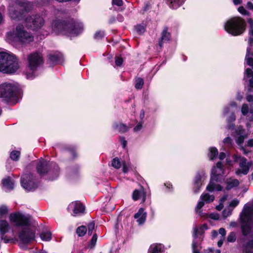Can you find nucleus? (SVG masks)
Instances as JSON below:
<instances>
[{"label":"nucleus","instance_id":"f257e3e1","mask_svg":"<svg viewBox=\"0 0 253 253\" xmlns=\"http://www.w3.org/2000/svg\"><path fill=\"white\" fill-rule=\"evenodd\" d=\"M10 221L17 230L20 241L24 244H28L35 237V233L30 228V218L20 213H12L9 216Z\"/></svg>","mask_w":253,"mask_h":253},{"label":"nucleus","instance_id":"f03ea898","mask_svg":"<svg viewBox=\"0 0 253 253\" xmlns=\"http://www.w3.org/2000/svg\"><path fill=\"white\" fill-rule=\"evenodd\" d=\"M52 30L57 34H62L69 37H75L84 30L82 23L73 19L61 21L56 20L52 24Z\"/></svg>","mask_w":253,"mask_h":253},{"label":"nucleus","instance_id":"7ed1b4c3","mask_svg":"<svg viewBox=\"0 0 253 253\" xmlns=\"http://www.w3.org/2000/svg\"><path fill=\"white\" fill-rule=\"evenodd\" d=\"M33 40V36L27 32L23 25L21 24L17 25L13 31L8 32L6 35V42L12 45L29 43Z\"/></svg>","mask_w":253,"mask_h":253},{"label":"nucleus","instance_id":"20e7f679","mask_svg":"<svg viewBox=\"0 0 253 253\" xmlns=\"http://www.w3.org/2000/svg\"><path fill=\"white\" fill-rule=\"evenodd\" d=\"M19 68L16 57L9 51H0V72L13 74Z\"/></svg>","mask_w":253,"mask_h":253},{"label":"nucleus","instance_id":"39448f33","mask_svg":"<svg viewBox=\"0 0 253 253\" xmlns=\"http://www.w3.org/2000/svg\"><path fill=\"white\" fill-rule=\"evenodd\" d=\"M224 174L223 165L221 162H219L211 169V181L207 186L206 189L210 192L221 191L222 189L221 186L216 184V182L221 181Z\"/></svg>","mask_w":253,"mask_h":253},{"label":"nucleus","instance_id":"423d86ee","mask_svg":"<svg viewBox=\"0 0 253 253\" xmlns=\"http://www.w3.org/2000/svg\"><path fill=\"white\" fill-rule=\"evenodd\" d=\"M33 6V4L27 0L21 1L17 0L14 5L9 6V15L13 19L19 20L22 17L24 11H29L32 9Z\"/></svg>","mask_w":253,"mask_h":253},{"label":"nucleus","instance_id":"0eeeda50","mask_svg":"<svg viewBox=\"0 0 253 253\" xmlns=\"http://www.w3.org/2000/svg\"><path fill=\"white\" fill-rule=\"evenodd\" d=\"M245 21L240 17H234L227 21L224 25V29L229 34L233 36H238L245 30Z\"/></svg>","mask_w":253,"mask_h":253},{"label":"nucleus","instance_id":"6e6552de","mask_svg":"<svg viewBox=\"0 0 253 253\" xmlns=\"http://www.w3.org/2000/svg\"><path fill=\"white\" fill-rule=\"evenodd\" d=\"M28 62L29 69L25 73L26 78H33L36 77V70L43 63L42 54L38 52L31 53L28 56Z\"/></svg>","mask_w":253,"mask_h":253},{"label":"nucleus","instance_id":"1a4fd4ad","mask_svg":"<svg viewBox=\"0 0 253 253\" xmlns=\"http://www.w3.org/2000/svg\"><path fill=\"white\" fill-rule=\"evenodd\" d=\"M37 170L38 173L43 176L45 174L54 173V177L51 178L52 180L56 178L58 175L59 168L56 163L54 162H48L45 160L41 159L36 162Z\"/></svg>","mask_w":253,"mask_h":253},{"label":"nucleus","instance_id":"9d476101","mask_svg":"<svg viewBox=\"0 0 253 253\" xmlns=\"http://www.w3.org/2000/svg\"><path fill=\"white\" fill-rule=\"evenodd\" d=\"M25 22L28 28L37 31L44 25V20L40 15L36 14L28 16L25 20Z\"/></svg>","mask_w":253,"mask_h":253},{"label":"nucleus","instance_id":"9b49d317","mask_svg":"<svg viewBox=\"0 0 253 253\" xmlns=\"http://www.w3.org/2000/svg\"><path fill=\"white\" fill-rule=\"evenodd\" d=\"M249 47L247 49V53L245 59L248 65L252 67V68H247L245 72L246 77L249 79H253V58L250 56L253 54V38L249 39Z\"/></svg>","mask_w":253,"mask_h":253},{"label":"nucleus","instance_id":"f8f14e48","mask_svg":"<svg viewBox=\"0 0 253 253\" xmlns=\"http://www.w3.org/2000/svg\"><path fill=\"white\" fill-rule=\"evenodd\" d=\"M214 200V196L213 195H210L209 193H203L200 196V201L198 202L195 208L196 213L198 214L202 217H207L208 216L207 214L202 212L201 209L205 204L211 203L213 202Z\"/></svg>","mask_w":253,"mask_h":253},{"label":"nucleus","instance_id":"ddd939ff","mask_svg":"<svg viewBox=\"0 0 253 253\" xmlns=\"http://www.w3.org/2000/svg\"><path fill=\"white\" fill-rule=\"evenodd\" d=\"M237 108L236 103L234 102H231L229 105L225 107L223 114L224 115L229 114L227 118V121L228 124V128L230 129L234 128L235 126L232 122L236 120V116L234 114L235 109Z\"/></svg>","mask_w":253,"mask_h":253},{"label":"nucleus","instance_id":"4468645a","mask_svg":"<svg viewBox=\"0 0 253 253\" xmlns=\"http://www.w3.org/2000/svg\"><path fill=\"white\" fill-rule=\"evenodd\" d=\"M10 229V226L8 222L4 219H0V236L2 240H3L4 243H14L17 240L15 238H8L5 236V234L8 233Z\"/></svg>","mask_w":253,"mask_h":253},{"label":"nucleus","instance_id":"2eb2a0df","mask_svg":"<svg viewBox=\"0 0 253 253\" xmlns=\"http://www.w3.org/2000/svg\"><path fill=\"white\" fill-rule=\"evenodd\" d=\"M22 186L27 191L34 190L37 185L34 182L33 176L31 174H26L21 179Z\"/></svg>","mask_w":253,"mask_h":253},{"label":"nucleus","instance_id":"dca6fc26","mask_svg":"<svg viewBox=\"0 0 253 253\" xmlns=\"http://www.w3.org/2000/svg\"><path fill=\"white\" fill-rule=\"evenodd\" d=\"M233 158L235 162L239 163V166L241 168V169H238L236 171V173L238 175L241 173L247 174L249 170V166L247 163L246 159L237 155H234Z\"/></svg>","mask_w":253,"mask_h":253},{"label":"nucleus","instance_id":"f3484780","mask_svg":"<svg viewBox=\"0 0 253 253\" xmlns=\"http://www.w3.org/2000/svg\"><path fill=\"white\" fill-rule=\"evenodd\" d=\"M199 231V233L203 232L202 227H200V229H198L196 227L193 228V236L194 238L192 243V250L193 253H200L199 250L201 249L200 244L202 240L199 238L198 239V233Z\"/></svg>","mask_w":253,"mask_h":253},{"label":"nucleus","instance_id":"a211bd4d","mask_svg":"<svg viewBox=\"0 0 253 253\" xmlns=\"http://www.w3.org/2000/svg\"><path fill=\"white\" fill-rule=\"evenodd\" d=\"M68 210L69 211L73 212L72 213L73 215L76 216L83 213L85 210V207L80 202L77 201L70 204Z\"/></svg>","mask_w":253,"mask_h":253},{"label":"nucleus","instance_id":"6ab92c4d","mask_svg":"<svg viewBox=\"0 0 253 253\" xmlns=\"http://www.w3.org/2000/svg\"><path fill=\"white\" fill-rule=\"evenodd\" d=\"M239 242L243 253H253V239L243 237Z\"/></svg>","mask_w":253,"mask_h":253},{"label":"nucleus","instance_id":"aec40b11","mask_svg":"<svg viewBox=\"0 0 253 253\" xmlns=\"http://www.w3.org/2000/svg\"><path fill=\"white\" fill-rule=\"evenodd\" d=\"M205 178L206 175L204 171L198 172L196 173L193 180V191L195 193L199 192Z\"/></svg>","mask_w":253,"mask_h":253},{"label":"nucleus","instance_id":"412c9836","mask_svg":"<svg viewBox=\"0 0 253 253\" xmlns=\"http://www.w3.org/2000/svg\"><path fill=\"white\" fill-rule=\"evenodd\" d=\"M132 198L134 201L141 199V202L144 203L146 200V192L144 189L141 187L140 190H134L132 194Z\"/></svg>","mask_w":253,"mask_h":253},{"label":"nucleus","instance_id":"4be33fe9","mask_svg":"<svg viewBox=\"0 0 253 253\" xmlns=\"http://www.w3.org/2000/svg\"><path fill=\"white\" fill-rule=\"evenodd\" d=\"M63 60V55L60 53H54L48 55V61L51 65L61 63Z\"/></svg>","mask_w":253,"mask_h":253},{"label":"nucleus","instance_id":"5701e85b","mask_svg":"<svg viewBox=\"0 0 253 253\" xmlns=\"http://www.w3.org/2000/svg\"><path fill=\"white\" fill-rule=\"evenodd\" d=\"M171 36L169 32H168V27H165L161 33V37L159 41V45L161 47L163 43L169 42L170 40Z\"/></svg>","mask_w":253,"mask_h":253},{"label":"nucleus","instance_id":"b1692460","mask_svg":"<svg viewBox=\"0 0 253 253\" xmlns=\"http://www.w3.org/2000/svg\"><path fill=\"white\" fill-rule=\"evenodd\" d=\"M147 216L146 212L144 211L143 208H140L134 216L135 219H137V222L139 225L143 224L146 221Z\"/></svg>","mask_w":253,"mask_h":253},{"label":"nucleus","instance_id":"393cba45","mask_svg":"<svg viewBox=\"0 0 253 253\" xmlns=\"http://www.w3.org/2000/svg\"><path fill=\"white\" fill-rule=\"evenodd\" d=\"M249 111L248 105L244 104L241 108V112L244 116H246L247 119L249 121L253 122V106H251Z\"/></svg>","mask_w":253,"mask_h":253},{"label":"nucleus","instance_id":"a878e982","mask_svg":"<svg viewBox=\"0 0 253 253\" xmlns=\"http://www.w3.org/2000/svg\"><path fill=\"white\" fill-rule=\"evenodd\" d=\"M2 183L6 191H10L14 188V182L9 176L4 178L2 181Z\"/></svg>","mask_w":253,"mask_h":253},{"label":"nucleus","instance_id":"bb28decb","mask_svg":"<svg viewBox=\"0 0 253 253\" xmlns=\"http://www.w3.org/2000/svg\"><path fill=\"white\" fill-rule=\"evenodd\" d=\"M237 135H238L237 142L239 144H241L243 143L244 139L247 137L246 133L245 130L242 127H239L236 131Z\"/></svg>","mask_w":253,"mask_h":253},{"label":"nucleus","instance_id":"cd10ccee","mask_svg":"<svg viewBox=\"0 0 253 253\" xmlns=\"http://www.w3.org/2000/svg\"><path fill=\"white\" fill-rule=\"evenodd\" d=\"M114 129L121 133H125L128 131L129 127L122 123H115L113 126Z\"/></svg>","mask_w":253,"mask_h":253},{"label":"nucleus","instance_id":"c85d7f7f","mask_svg":"<svg viewBox=\"0 0 253 253\" xmlns=\"http://www.w3.org/2000/svg\"><path fill=\"white\" fill-rule=\"evenodd\" d=\"M163 246L161 244L152 245L149 249V253H162Z\"/></svg>","mask_w":253,"mask_h":253},{"label":"nucleus","instance_id":"c756f323","mask_svg":"<svg viewBox=\"0 0 253 253\" xmlns=\"http://www.w3.org/2000/svg\"><path fill=\"white\" fill-rule=\"evenodd\" d=\"M185 1V0H168L167 3L170 8L172 9H176Z\"/></svg>","mask_w":253,"mask_h":253},{"label":"nucleus","instance_id":"7c9ffc66","mask_svg":"<svg viewBox=\"0 0 253 253\" xmlns=\"http://www.w3.org/2000/svg\"><path fill=\"white\" fill-rule=\"evenodd\" d=\"M227 190H230L234 187L237 186L239 184L238 180L236 179L229 178L226 181Z\"/></svg>","mask_w":253,"mask_h":253},{"label":"nucleus","instance_id":"2f4dec72","mask_svg":"<svg viewBox=\"0 0 253 253\" xmlns=\"http://www.w3.org/2000/svg\"><path fill=\"white\" fill-rule=\"evenodd\" d=\"M40 237L42 240L48 241L51 239V234L49 231L42 232L40 234Z\"/></svg>","mask_w":253,"mask_h":253},{"label":"nucleus","instance_id":"473e14b6","mask_svg":"<svg viewBox=\"0 0 253 253\" xmlns=\"http://www.w3.org/2000/svg\"><path fill=\"white\" fill-rule=\"evenodd\" d=\"M209 151L208 156L211 160H213L217 155V149L215 147H211L209 149Z\"/></svg>","mask_w":253,"mask_h":253},{"label":"nucleus","instance_id":"72a5a7b5","mask_svg":"<svg viewBox=\"0 0 253 253\" xmlns=\"http://www.w3.org/2000/svg\"><path fill=\"white\" fill-rule=\"evenodd\" d=\"M237 239L236 233L235 232H231L227 236V241L229 243H234Z\"/></svg>","mask_w":253,"mask_h":253},{"label":"nucleus","instance_id":"f704fd0d","mask_svg":"<svg viewBox=\"0 0 253 253\" xmlns=\"http://www.w3.org/2000/svg\"><path fill=\"white\" fill-rule=\"evenodd\" d=\"M87 231V229L85 226H81L79 227L76 231V232L79 236H83L85 235Z\"/></svg>","mask_w":253,"mask_h":253},{"label":"nucleus","instance_id":"c9c22d12","mask_svg":"<svg viewBox=\"0 0 253 253\" xmlns=\"http://www.w3.org/2000/svg\"><path fill=\"white\" fill-rule=\"evenodd\" d=\"M122 163L121 162L118 158L116 157L113 159L112 161V166L115 169H119L121 168Z\"/></svg>","mask_w":253,"mask_h":253},{"label":"nucleus","instance_id":"e433bc0d","mask_svg":"<svg viewBox=\"0 0 253 253\" xmlns=\"http://www.w3.org/2000/svg\"><path fill=\"white\" fill-rule=\"evenodd\" d=\"M20 156V152L19 151H13L10 154V158L13 161H18Z\"/></svg>","mask_w":253,"mask_h":253},{"label":"nucleus","instance_id":"4c0bfd02","mask_svg":"<svg viewBox=\"0 0 253 253\" xmlns=\"http://www.w3.org/2000/svg\"><path fill=\"white\" fill-rule=\"evenodd\" d=\"M8 213L7 207L5 206H1L0 207V219H1Z\"/></svg>","mask_w":253,"mask_h":253},{"label":"nucleus","instance_id":"58836bf2","mask_svg":"<svg viewBox=\"0 0 253 253\" xmlns=\"http://www.w3.org/2000/svg\"><path fill=\"white\" fill-rule=\"evenodd\" d=\"M97 240V236L96 234H93V235L89 243L88 247L90 248H93L96 244Z\"/></svg>","mask_w":253,"mask_h":253},{"label":"nucleus","instance_id":"ea45409f","mask_svg":"<svg viewBox=\"0 0 253 253\" xmlns=\"http://www.w3.org/2000/svg\"><path fill=\"white\" fill-rule=\"evenodd\" d=\"M135 29L138 34L143 33L145 31V26L143 24L137 25L135 26Z\"/></svg>","mask_w":253,"mask_h":253},{"label":"nucleus","instance_id":"a19ab883","mask_svg":"<svg viewBox=\"0 0 253 253\" xmlns=\"http://www.w3.org/2000/svg\"><path fill=\"white\" fill-rule=\"evenodd\" d=\"M104 35L105 34L103 31H98L95 33L94 38L96 40H100L103 38Z\"/></svg>","mask_w":253,"mask_h":253},{"label":"nucleus","instance_id":"79ce46f5","mask_svg":"<svg viewBox=\"0 0 253 253\" xmlns=\"http://www.w3.org/2000/svg\"><path fill=\"white\" fill-rule=\"evenodd\" d=\"M88 234L91 235L95 227V223L91 222L88 224Z\"/></svg>","mask_w":253,"mask_h":253},{"label":"nucleus","instance_id":"37998d69","mask_svg":"<svg viewBox=\"0 0 253 253\" xmlns=\"http://www.w3.org/2000/svg\"><path fill=\"white\" fill-rule=\"evenodd\" d=\"M238 11L243 15H249L250 13L248 12L244 6H240L238 9Z\"/></svg>","mask_w":253,"mask_h":253},{"label":"nucleus","instance_id":"c03bdc74","mask_svg":"<svg viewBox=\"0 0 253 253\" xmlns=\"http://www.w3.org/2000/svg\"><path fill=\"white\" fill-rule=\"evenodd\" d=\"M52 0H40L39 5L42 6H47L49 4Z\"/></svg>","mask_w":253,"mask_h":253},{"label":"nucleus","instance_id":"a18cd8bd","mask_svg":"<svg viewBox=\"0 0 253 253\" xmlns=\"http://www.w3.org/2000/svg\"><path fill=\"white\" fill-rule=\"evenodd\" d=\"M232 210L228 209H224L222 212L223 216L224 217H227L231 214Z\"/></svg>","mask_w":253,"mask_h":253},{"label":"nucleus","instance_id":"49530a36","mask_svg":"<svg viewBox=\"0 0 253 253\" xmlns=\"http://www.w3.org/2000/svg\"><path fill=\"white\" fill-rule=\"evenodd\" d=\"M143 84V80H137V82L135 84V87L136 89H139L142 88Z\"/></svg>","mask_w":253,"mask_h":253},{"label":"nucleus","instance_id":"de8ad7c7","mask_svg":"<svg viewBox=\"0 0 253 253\" xmlns=\"http://www.w3.org/2000/svg\"><path fill=\"white\" fill-rule=\"evenodd\" d=\"M143 121H140L138 124L134 127L133 131L134 132H137L141 130L142 127Z\"/></svg>","mask_w":253,"mask_h":253},{"label":"nucleus","instance_id":"09e8293b","mask_svg":"<svg viewBox=\"0 0 253 253\" xmlns=\"http://www.w3.org/2000/svg\"><path fill=\"white\" fill-rule=\"evenodd\" d=\"M123 59L121 56H116L115 58V64L117 66H120L123 63Z\"/></svg>","mask_w":253,"mask_h":253},{"label":"nucleus","instance_id":"8fccbe9b","mask_svg":"<svg viewBox=\"0 0 253 253\" xmlns=\"http://www.w3.org/2000/svg\"><path fill=\"white\" fill-rule=\"evenodd\" d=\"M112 3L114 5L121 6L123 4V1L122 0H112Z\"/></svg>","mask_w":253,"mask_h":253},{"label":"nucleus","instance_id":"3c124183","mask_svg":"<svg viewBox=\"0 0 253 253\" xmlns=\"http://www.w3.org/2000/svg\"><path fill=\"white\" fill-rule=\"evenodd\" d=\"M223 142L225 144L230 145L232 143V139L230 137H227L223 139Z\"/></svg>","mask_w":253,"mask_h":253},{"label":"nucleus","instance_id":"603ef678","mask_svg":"<svg viewBox=\"0 0 253 253\" xmlns=\"http://www.w3.org/2000/svg\"><path fill=\"white\" fill-rule=\"evenodd\" d=\"M239 203V202L238 200H237V199L233 200L231 202V203L230 204V206L234 208V207H235L236 206H237L238 205Z\"/></svg>","mask_w":253,"mask_h":253},{"label":"nucleus","instance_id":"864d4df0","mask_svg":"<svg viewBox=\"0 0 253 253\" xmlns=\"http://www.w3.org/2000/svg\"><path fill=\"white\" fill-rule=\"evenodd\" d=\"M122 166H123V172L124 173H126L128 170V166L126 164V163L125 162H123L122 163Z\"/></svg>","mask_w":253,"mask_h":253},{"label":"nucleus","instance_id":"5fc2aeb1","mask_svg":"<svg viewBox=\"0 0 253 253\" xmlns=\"http://www.w3.org/2000/svg\"><path fill=\"white\" fill-rule=\"evenodd\" d=\"M219 233L222 235L221 238H224L226 232L224 228H221L219 229Z\"/></svg>","mask_w":253,"mask_h":253},{"label":"nucleus","instance_id":"6e6d98bb","mask_svg":"<svg viewBox=\"0 0 253 253\" xmlns=\"http://www.w3.org/2000/svg\"><path fill=\"white\" fill-rule=\"evenodd\" d=\"M210 217L213 219L217 220L219 219V215L217 213H211L210 214Z\"/></svg>","mask_w":253,"mask_h":253},{"label":"nucleus","instance_id":"4d7b16f0","mask_svg":"<svg viewBox=\"0 0 253 253\" xmlns=\"http://www.w3.org/2000/svg\"><path fill=\"white\" fill-rule=\"evenodd\" d=\"M246 7L249 10H253V4L250 1L247 2Z\"/></svg>","mask_w":253,"mask_h":253},{"label":"nucleus","instance_id":"13d9d810","mask_svg":"<svg viewBox=\"0 0 253 253\" xmlns=\"http://www.w3.org/2000/svg\"><path fill=\"white\" fill-rule=\"evenodd\" d=\"M120 141L124 148H125L127 144V142L125 139V138L124 137H122L120 138Z\"/></svg>","mask_w":253,"mask_h":253},{"label":"nucleus","instance_id":"bf43d9fd","mask_svg":"<svg viewBox=\"0 0 253 253\" xmlns=\"http://www.w3.org/2000/svg\"><path fill=\"white\" fill-rule=\"evenodd\" d=\"M249 90L253 92V80H250Z\"/></svg>","mask_w":253,"mask_h":253},{"label":"nucleus","instance_id":"052dcab7","mask_svg":"<svg viewBox=\"0 0 253 253\" xmlns=\"http://www.w3.org/2000/svg\"><path fill=\"white\" fill-rule=\"evenodd\" d=\"M145 116V111L143 110H141L140 113L139 117L141 120L140 121H143V119H144Z\"/></svg>","mask_w":253,"mask_h":253},{"label":"nucleus","instance_id":"680f3d73","mask_svg":"<svg viewBox=\"0 0 253 253\" xmlns=\"http://www.w3.org/2000/svg\"><path fill=\"white\" fill-rule=\"evenodd\" d=\"M246 99L249 102H253V95H248L247 96Z\"/></svg>","mask_w":253,"mask_h":253},{"label":"nucleus","instance_id":"e2e57ef3","mask_svg":"<svg viewBox=\"0 0 253 253\" xmlns=\"http://www.w3.org/2000/svg\"><path fill=\"white\" fill-rule=\"evenodd\" d=\"M248 22L250 25V29H252L253 28V19L252 18H249L248 19Z\"/></svg>","mask_w":253,"mask_h":253},{"label":"nucleus","instance_id":"0e129e2a","mask_svg":"<svg viewBox=\"0 0 253 253\" xmlns=\"http://www.w3.org/2000/svg\"><path fill=\"white\" fill-rule=\"evenodd\" d=\"M226 157V154L224 152H220L219 155V158L220 160H223Z\"/></svg>","mask_w":253,"mask_h":253},{"label":"nucleus","instance_id":"69168bd1","mask_svg":"<svg viewBox=\"0 0 253 253\" xmlns=\"http://www.w3.org/2000/svg\"><path fill=\"white\" fill-rule=\"evenodd\" d=\"M223 204L220 202L219 204L216 207V209L217 211H221L223 209Z\"/></svg>","mask_w":253,"mask_h":253},{"label":"nucleus","instance_id":"338daca9","mask_svg":"<svg viewBox=\"0 0 253 253\" xmlns=\"http://www.w3.org/2000/svg\"><path fill=\"white\" fill-rule=\"evenodd\" d=\"M228 197L227 195H224L220 199V202L222 203L227 199Z\"/></svg>","mask_w":253,"mask_h":253},{"label":"nucleus","instance_id":"774afa93","mask_svg":"<svg viewBox=\"0 0 253 253\" xmlns=\"http://www.w3.org/2000/svg\"><path fill=\"white\" fill-rule=\"evenodd\" d=\"M248 146L250 147L253 146V139H250L248 141Z\"/></svg>","mask_w":253,"mask_h":253}]
</instances>
